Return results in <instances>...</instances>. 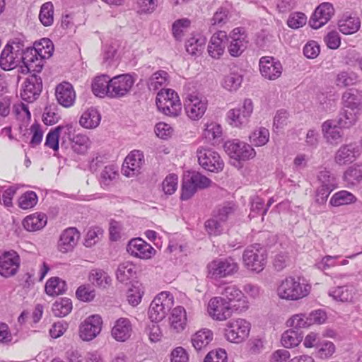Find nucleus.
<instances>
[{"label":"nucleus","instance_id":"obj_1","mask_svg":"<svg viewBox=\"0 0 362 362\" xmlns=\"http://www.w3.org/2000/svg\"><path fill=\"white\" fill-rule=\"evenodd\" d=\"M310 288V286L300 277L288 276L279 284L277 295L281 299L298 300L308 296Z\"/></svg>","mask_w":362,"mask_h":362},{"label":"nucleus","instance_id":"obj_2","mask_svg":"<svg viewBox=\"0 0 362 362\" xmlns=\"http://www.w3.org/2000/svg\"><path fill=\"white\" fill-rule=\"evenodd\" d=\"M237 210V206L232 202H225L219 206L214 211V217L205 223V227L211 235H218L223 230L222 224L227 221Z\"/></svg>","mask_w":362,"mask_h":362},{"label":"nucleus","instance_id":"obj_3","mask_svg":"<svg viewBox=\"0 0 362 362\" xmlns=\"http://www.w3.org/2000/svg\"><path fill=\"white\" fill-rule=\"evenodd\" d=\"M206 269L208 278L218 280L237 273L239 265L232 257L216 258L207 264Z\"/></svg>","mask_w":362,"mask_h":362},{"label":"nucleus","instance_id":"obj_4","mask_svg":"<svg viewBox=\"0 0 362 362\" xmlns=\"http://www.w3.org/2000/svg\"><path fill=\"white\" fill-rule=\"evenodd\" d=\"M211 183V180L198 172H193L192 174L185 175L182 180L180 199L182 200L189 199L197 189L209 187Z\"/></svg>","mask_w":362,"mask_h":362},{"label":"nucleus","instance_id":"obj_5","mask_svg":"<svg viewBox=\"0 0 362 362\" xmlns=\"http://www.w3.org/2000/svg\"><path fill=\"white\" fill-rule=\"evenodd\" d=\"M173 298L169 292H161L151 302L148 315L152 322L161 321L171 309Z\"/></svg>","mask_w":362,"mask_h":362},{"label":"nucleus","instance_id":"obj_6","mask_svg":"<svg viewBox=\"0 0 362 362\" xmlns=\"http://www.w3.org/2000/svg\"><path fill=\"white\" fill-rule=\"evenodd\" d=\"M267 255L265 250L259 245L247 247L243 255L245 267L250 271L259 273L266 265Z\"/></svg>","mask_w":362,"mask_h":362},{"label":"nucleus","instance_id":"obj_7","mask_svg":"<svg viewBox=\"0 0 362 362\" xmlns=\"http://www.w3.org/2000/svg\"><path fill=\"white\" fill-rule=\"evenodd\" d=\"M209 315L216 320L229 318L234 310H239V306L227 302L225 298L215 297L210 300L208 306Z\"/></svg>","mask_w":362,"mask_h":362},{"label":"nucleus","instance_id":"obj_8","mask_svg":"<svg viewBox=\"0 0 362 362\" xmlns=\"http://www.w3.org/2000/svg\"><path fill=\"white\" fill-rule=\"evenodd\" d=\"M250 331V323L244 319L230 321L225 329V336L228 341L240 343L247 338Z\"/></svg>","mask_w":362,"mask_h":362},{"label":"nucleus","instance_id":"obj_9","mask_svg":"<svg viewBox=\"0 0 362 362\" xmlns=\"http://www.w3.org/2000/svg\"><path fill=\"white\" fill-rule=\"evenodd\" d=\"M253 111V103L250 99H245L243 105L238 107L230 110L227 118L230 125L235 127H245L250 121Z\"/></svg>","mask_w":362,"mask_h":362},{"label":"nucleus","instance_id":"obj_10","mask_svg":"<svg viewBox=\"0 0 362 362\" xmlns=\"http://www.w3.org/2000/svg\"><path fill=\"white\" fill-rule=\"evenodd\" d=\"M224 148L230 158L237 160H247L253 158L256 155L252 146L236 139L226 141Z\"/></svg>","mask_w":362,"mask_h":362},{"label":"nucleus","instance_id":"obj_11","mask_svg":"<svg viewBox=\"0 0 362 362\" xmlns=\"http://www.w3.org/2000/svg\"><path fill=\"white\" fill-rule=\"evenodd\" d=\"M197 154L199 165L206 170L218 173L223 170L224 163L216 151L201 148L197 150Z\"/></svg>","mask_w":362,"mask_h":362},{"label":"nucleus","instance_id":"obj_12","mask_svg":"<svg viewBox=\"0 0 362 362\" xmlns=\"http://www.w3.org/2000/svg\"><path fill=\"white\" fill-rule=\"evenodd\" d=\"M134 81L129 74H121L110 78V92L109 98H120L127 95L133 85Z\"/></svg>","mask_w":362,"mask_h":362},{"label":"nucleus","instance_id":"obj_13","mask_svg":"<svg viewBox=\"0 0 362 362\" xmlns=\"http://www.w3.org/2000/svg\"><path fill=\"white\" fill-rule=\"evenodd\" d=\"M42 90V78L34 74L29 76L24 81L20 95L24 101L33 103L39 97Z\"/></svg>","mask_w":362,"mask_h":362},{"label":"nucleus","instance_id":"obj_14","mask_svg":"<svg viewBox=\"0 0 362 362\" xmlns=\"http://www.w3.org/2000/svg\"><path fill=\"white\" fill-rule=\"evenodd\" d=\"M207 102L205 98L199 97L197 94H188L185 103V110L187 115L192 120H198L205 113Z\"/></svg>","mask_w":362,"mask_h":362},{"label":"nucleus","instance_id":"obj_15","mask_svg":"<svg viewBox=\"0 0 362 362\" xmlns=\"http://www.w3.org/2000/svg\"><path fill=\"white\" fill-rule=\"evenodd\" d=\"M102 319L98 315L86 318L80 325L79 334L83 341H90L95 338L101 331Z\"/></svg>","mask_w":362,"mask_h":362},{"label":"nucleus","instance_id":"obj_16","mask_svg":"<svg viewBox=\"0 0 362 362\" xmlns=\"http://www.w3.org/2000/svg\"><path fill=\"white\" fill-rule=\"evenodd\" d=\"M20 267V257L14 250L4 252L0 256V274L4 277L15 275Z\"/></svg>","mask_w":362,"mask_h":362},{"label":"nucleus","instance_id":"obj_17","mask_svg":"<svg viewBox=\"0 0 362 362\" xmlns=\"http://www.w3.org/2000/svg\"><path fill=\"white\" fill-rule=\"evenodd\" d=\"M73 127L71 124L59 125L52 129L47 134L45 145L54 151L59 149V141L61 138L62 145L66 140V138L71 139V133Z\"/></svg>","mask_w":362,"mask_h":362},{"label":"nucleus","instance_id":"obj_18","mask_svg":"<svg viewBox=\"0 0 362 362\" xmlns=\"http://www.w3.org/2000/svg\"><path fill=\"white\" fill-rule=\"evenodd\" d=\"M281 62L273 57L265 56L259 59V70L264 78L275 80L280 77L282 73Z\"/></svg>","mask_w":362,"mask_h":362},{"label":"nucleus","instance_id":"obj_19","mask_svg":"<svg viewBox=\"0 0 362 362\" xmlns=\"http://www.w3.org/2000/svg\"><path fill=\"white\" fill-rule=\"evenodd\" d=\"M334 15L332 4L325 2L319 5L312 15L309 25L314 29H318L326 24Z\"/></svg>","mask_w":362,"mask_h":362},{"label":"nucleus","instance_id":"obj_20","mask_svg":"<svg viewBox=\"0 0 362 362\" xmlns=\"http://www.w3.org/2000/svg\"><path fill=\"white\" fill-rule=\"evenodd\" d=\"M127 250L132 256L145 259H150L156 252L155 249L141 238L131 240Z\"/></svg>","mask_w":362,"mask_h":362},{"label":"nucleus","instance_id":"obj_21","mask_svg":"<svg viewBox=\"0 0 362 362\" xmlns=\"http://www.w3.org/2000/svg\"><path fill=\"white\" fill-rule=\"evenodd\" d=\"M229 37L225 31H218L211 37L208 45L209 54L214 59H219L223 55L226 45L228 44Z\"/></svg>","mask_w":362,"mask_h":362},{"label":"nucleus","instance_id":"obj_22","mask_svg":"<svg viewBox=\"0 0 362 362\" xmlns=\"http://www.w3.org/2000/svg\"><path fill=\"white\" fill-rule=\"evenodd\" d=\"M144 155L140 151H132L125 158L122 171L127 177L138 173L144 163Z\"/></svg>","mask_w":362,"mask_h":362},{"label":"nucleus","instance_id":"obj_23","mask_svg":"<svg viewBox=\"0 0 362 362\" xmlns=\"http://www.w3.org/2000/svg\"><path fill=\"white\" fill-rule=\"evenodd\" d=\"M241 28L233 29L232 34L228 37L230 40L228 41V50L233 57L240 56L246 49L247 40L244 33H241Z\"/></svg>","mask_w":362,"mask_h":362},{"label":"nucleus","instance_id":"obj_24","mask_svg":"<svg viewBox=\"0 0 362 362\" xmlns=\"http://www.w3.org/2000/svg\"><path fill=\"white\" fill-rule=\"evenodd\" d=\"M55 95L57 102L64 107H71L76 100V93L72 85L69 82H63L57 86Z\"/></svg>","mask_w":362,"mask_h":362},{"label":"nucleus","instance_id":"obj_25","mask_svg":"<svg viewBox=\"0 0 362 362\" xmlns=\"http://www.w3.org/2000/svg\"><path fill=\"white\" fill-rule=\"evenodd\" d=\"M80 238V233L76 228H68L60 235L58 249L66 253L73 250Z\"/></svg>","mask_w":362,"mask_h":362},{"label":"nucleus","instance_id":"obj_26","mask_svg":"<svg viewBox=\"0 0 362 362\" xmlns=\"http://www.w3.org/2000/svg\"><path fill=\"white\" fill-rule=\"evenodd\" d=\"M358 155V147L356 144H346L337 150L334 160L339 165H346L352 163Z\"/></svg>","mask_w":362,"mask_h":362},{"label":"nucleus","instance_id":"obj_27","mask_svg":"<svg viewBox=\"0 0 362 362\" xmlns=\"http://www.w3.org/2000/svg\"><path fill=\"white\" fill-rule=\"evenodd\" d=\"M356 290L351 285H345L337 286L331 288L329 292V296L333 300L341 303H352L356 297Z\"/></svg>","mask_w":362,"mask_h":362},{"label":"nucleus","instance_id":"obj_28","mask_svg":"<svg viewBox=\"0 0 362 362\" xmlns=\"http://www.w3.org/2000/svg\"><path fill=\"white\" fill-rule=\"evenodd\" d=\"M222 298L231 304H236L239 306V310L247 307V301L243 293L235 285L226 286L221 292Z\"/></svg>","mask_w":362,"mask_h":362},{"label":"nucleus","instance_id":"obj_29","mask_svg":"<svg viewBox=\"0 0 362 362\" xmlns=\"http://www.w3.org/2000/svg\"><path fill=\"white\" fill-rule=\"evenodd\" d=\"M340 32L344 35L356 33L361 27V20L358 17L348 13L344 14L338 21Z\"/></svg>","mask_w":362,"mask_h":362},{"label":"nucleus","instance_id":"obj_30","mask_svg":"<svg viewBox=\"0 0 362 362\" xmlns=\"http://www.w3.org/2000/svg\"><path fill=\"white\" fill-rule=\"evenodd\" d=\"M132 331L130 321L127 318H119L112 329V336L117 341H124L129 338Z\"/></svg>","mask_w":362,"mask_h":362},{"label":"nucleus","instance_id":"obj_31","mask_svg":"<svg viewBox=\"0 0 362 362\" xmlns=\"http://www.w3.org/2000/svg\"><path fill=\"white\" fill-rule=\"evenodd\" d=\"M341 100L344 107L359 110L362 105V91L349 88L343 93Z\"/></svg>","mask_w":362,"mask_h":362},{"label":"nucleus","instance_id":"obj_32","mask_svg":"<svg viewBox=\"0 0 362 362\" xmlns=\"http://www.w3.org/2000/svg\"><path fill=\"white\" fill-rule=\"evenodd\" d=\"M110 78L106 74H102L94 78L92 81L91 88L93 94L100 98H109L110 92Z\"/></svg>","mask_w":362,"mask_h":362},{"label":"nucleus","instance_id":"obj_33","mask_svg":"<svg viewBox=\"0 0 362 362\" xmlns=\"http://www.w3.org/2000/svg\"><path fill=\"white\" fill-rule=\"evenodd\" d=\"M358 116L359 110L344 107L337 117V124L341 128L349 129L356 124Z\"/></svg>","mask_w":362,"mask_h":362},{"label":"nucleus","instance_id":"obj_34","mask_svg":"<svg viewBox=\"0 0 362 362\" xmlns=\"http://www.w3.org/2000/svg\"><path fill=\"white\" fill-rule=\"evenodd\" d=\"M20 56L8 47H4L0 56V66L4 71L13 69L20 64Z\"/></svg>","mask_w":362,"mask_h":362},{"label":"nucleus","instance_id":"obj_35","mask_svg":"<svg viewBox=\"0 0 362 362\" xmlns=\"http://www.w3.org/2000/svg\"><path fill=\"white\" fill-rule=\"evenodd\" d=\"M158 108L165 115L176 117L181 110V103L179 97L171 98V100H165V98L160 101H156Z\"/></svg>","mask_w":362,"mask_h":362},{"label":"nucleus","instance_id":"obj_36","mask_svg":"<svg viewBox=\"0 0 362 362\" xmlns=\"http://www.w3.org/2000/svg\"><path fill=\"white\" fill-rule=\"evenodd\" d=\"M213 340V332L209 329H202L192 336L191 341L197 351L204 349Z\"/></svg>","mask_w":362,"mask_h":362},{"label":"nucleus","instance_id":"obj_37","mask_svg":"<svg viewBox=\"0 0 362 362\" xmlns=\"http://www.w3.org/2000/svg\"><path fill=\"white\" fill-rule=\"evenodd\" d=\"M47 224V216L44 214L35 213L28 216L23 221V227L28 231H36Z\"/></svg>","mask_w":362,"mask_h":362},{"label":"nucleus","instance_id":"obj_38","mask_svg":"<svg viewBox=\"0 0 362 362\" xmlns=\"http://www.w3.org/2000/svg\"><path fill=\"white\" fill-rule=\"evenodd\" d=\"M101 117L98 111L93 107L85 111L79 120L80 124L86 129H93L97 127L100 122Z\"/></svg>","mask_w":362,"mask_h":362},{"label":"nucleus","instance_id":"obj_39","mask_svg":"<svg viewBox=\"0 0 362 362\" xmlns=\"http://www.w3.org/2000/svg\"><path fill=\"white\" fill-rule=\"evenodd\" d=\"M171 327L177 332L182 331L187 321L186 311L182 306H177L172 310L170 317Z\"/></svg>","mask_w":362,"mask_h":362},{"label":"nucleus","instance_id":"obj_40","mask_svg":"<svg viewBox=\"0 0 362 362\" xmlns=\"http://www.w3.org/2000/svg\"><path fill=\"white\" fill-rule=\"evenodd\" d=\"M322 131L327 141L332 144H337L341 139V134L336 125L330 120L325 121L322 125Z\"/></svg>","mask_w":362,"mask_h":362},{"label":"nucleus","instance_id":"obj_41","mask_svg":"<svg viewBox=\"0 0 362 362\" xmlns=\"http://www.w3.org/2000/svg\"><path fill=\"white\" fill-rule=\"evenodd\" d=\"M206 42V38L203 35H193L185 43L186 51L191 55L199 54L204 49Z\"/></svg>","mask_w":362,"mask_h":362},{"label":"nucleus","instance_id":"obj_42","mask_svg":"<svg viewBox=\"0 0 362 362\" xmlns=\"http://www.w3.org/2000/svg\"><path fill=\"white\" fill-rule=\"evenodd\" d=\"M89 281L95 286L106 288L111 284V278L102 269H92L89 274Z\"/></svg>","mask_w":362,"mask_h":362},{"label":"nucleus","instance_id":"obj_43","mask_svg":"<svg viewBox=\"0 0 362 362\" xmlns=\"http://www.w3.org/2000/svg\"><path fill=\"white\" fill-rule=\"evenodd\" d=\"M67 289L66 284L59 277L50 278L45 284V292L49 296H58L64 293Z\"/></svg>","mask_w":362,"mask_h":362},{"label":"nucleus","instance_id":"obj_44","mask_svg":"<svg viewBox=\"0 0 362 362\" xmlns=\"http://www.w3.org/2000/svg\"><path fill=\"white\" fill-rule=\"evenodd\" d=\"M356 201V198L352 193L346 190H341L332 196L329 204L332 206H340L354 203Z\"/></svg>","mask_w":362,"mask_h":362},{"label":"nucleus","instance_id":"obj_45","mask_svg":"<svg viewBox=\"0 0 362 362\" xmlns=\"http://www.w3.org/2000/svg\"><path fill=\"white\" fill-rule=\"evenodd\" d=\"M136 267L130 262L120 264L116 271V276L119 281L125 283L133 277L136 271Z\"/></svg>","mask_w":362,"mask_h":362},{"label":"nucleus","instance_id":"obj_46","mask_svg":"<svg viewBox=\"0 0 362 362\" xmlns=\"http://www.w3.org/2000/svg\"><path fill=\"white\" fill-rule=\"evenodd\" d=\"M302 339V333L294 329H290L283 333L281 342L284 347L291 348L297 346Z\"/></svg>","mask_w":362,"mask_h":362},{"label":"nucleus","instance_id":"obj_47","mask_svg":"<svg viewBox=\"0 0 362 362\" xmlns=\"http://www.w3.org/2000/svg\"><path fill=\"white\" fill-rule=\"evenodd\" d=\"M250 143L255 146H262L267 144L269 139V132L265 127L255 129L250 135Z\"/></svg>","mask_w":362,"mask_h":362},{"label":"nucleus","instance_id":"obj_48","mask_svg":"<svg viewBox=\"0 0 362 362\" xmlns=\"http://www.w3.org/2000/svg\"><path fill=\"white\" fill-rule=\"evenodd\" d=\"M39 19L44 26H50L54 22V6L48 1L40 7Z\"/></svg>","mask_w":362,"mask_h":362},{"label":"nucleus","instance_id":"obj_49","mask_svg":"<svg viewBox=\"0 0 362 362\" xmlns=\"http://www.w3.org/2000/svg\"><path fill=\"white\" fill-rule=\"evenodd\" d=\"M71 143L73 151L78 154H83L88 150L89 139L88 136L83 134H71V139H68Z\"/></svg>","mask_w":362,"mask_h":362},{"label":"nucleus","instance_id":"obj_50","mask_svg":"<svg viewBox=\"0 0 362 362\" xmlns=\"http://www.w3.org/2000/svg\"><path fill=\"white\" fill-rule=\"evenodd\" d=\"M72 310V303L69 298H60L55 301L52 306V311L57 317H64Z\"/></svg>","mask_w":362,"mask_h":362},{"label":"nucleus","instance_id":"obj_51","mask_svg":"<svg viewBox=\"0 0 362 362\" xmlns=\"http://www.w3.org/2000/svg\"><path fill=\"white\" fill-rule=\"evenodd\" d=\"M344 180L351 185H354L362 180V163L349 167L344 173Z\"/></svg>","mask_w":362,"mask_h":362},{"label":"nucleus","instance_id":"obj_52","mask_svg":"<svg viewBox=\"0 0 362 362\" xmlns=\"http://www.w3.org/2000/svg\"><path fill=\"white\" fill-rule=\"evenodd\" d=\"M317 182L319 185L323 187H328L334 189L337 187L336 177L330 171L327 170H320L317 174Z\"/></svg>","mask_w":362,"mask_h":362},{"label":"nucleus","instance_id":"obj_53","mask_svg":"<svg viewBox=\"0 0 362 362\" xmlns=\"http://www.w3.org/2000/svg\"><path fill=\"white\" fill-rule=\"evenodd\" d=\"M191 22L187 18H182L175 21L172 26L173 37L176 40L180 41L184 37L185 33L189 28Z\"/></svg>","mask_w":362,"mask_h":362},{"label":"nucleus","instance_id":"obj_54","mask_svg":"<svg viewBox=\"0 0 362 362\" xmlns=\"http://www.w3.org/2000/svg\"><path fill=\"white\" fill-rule=\"evenodd\" d=\"M60 115L58 113V108L56 105H49L45 107L42 121L46 125H53L58 122Z\"/></svg>","mask_w":362,"mask_h":362},{"label":"nucleus","instance_id":"obj_55","mask_svg":"<svg viewBox=\"0 0 362 362\" xmlns=\"http://www.w3.org/2000/svg\"><path fill=\"white\" fill-rule=\"evenodd\" d=\"M37 196L33 191L23 193L18 199V206L22 209H29L34 207L37 203Z\"/></svg>","mask_w":362,"mask_h":362},{"label":"nucleus","instance_id":"obj_56","mask_svg":"<svg viewBox=\"0 0 362 362\" xmlns=\"http://www.w3.org/2000/svg\"><path fill=\"white\" fill-rule=\"evenodd\" d=\"M242 81L241 75L237 73H230L224 77L223 86L230 91L236 90L240 86Z\"/></svg>","mask_w":362,"mask_h":362},{"label":"nucleus","instance_id":"obj_57","mask_svg":"<svg viewBox=\"0 0 362 362\" xmlns=\"http://www.w3.org/2000/svg\"><path fill=\"white\" fill-rule=\"evenodd\" d=\"M39 52V56L42 58H49L54 52L52 42L48 38H43L35 47Z\"/></svg>","mask_w":362,"mask_h":362},{"label":"nucleus","instance_id":"obj_58","mask_svg":"<svg viewBox=\"0 0 362 362\" xmlns=\"http://www.w3.org/2000/svg\"><path fill=\"white\" fill-rule=\"evenodd\" d=\"M178 177L175 174L168 175L162 183L163 190L165 194H173L177 188Z\"/></svg>","mask_w":362,"mask_h":362},{"label":"nucleus","instance_id":"obj_59","mask_svg":"<svg viewBox=\"0 0 362 362\" xmlns=\"http://www.w3.org/2000/svg\"><path fill=\"white\" fill-rule=\"evenodd\" d=\"M306 21L307 18L304 13L296 12L289 16L287 20V25L291 28L297 29L305 25Z\"/></svg>","mask_w":362,"mask_h":362},{"label":"nucleus","instance_id":"obj_60","mask_svg":"<svg viewBox=\"0 0 362 362\" xmlns=\"http://www.w3.org/2000/svg\"><path fill=\"white\" fill-rule=\"evenodd\" d=\"M168 74L165 71H159L154 73L149 79L148 87L150 89L157 90L163 86L167 79Z\"/></svg>","mask_w":362,"mask_h":362},{"label":"nucleus","instance_id":"obj_61","mask_svg":"<svg viewBox=\"0 0 362 362\" xmlns=\"http://www.w3.org/2000/svg\"><path fill=\"white\" fill-rule=\"evenodd\" d=\"M76 295L80 300L90 302L94 299L95 292L90 286L83 285L77 288Z\"/></svg>","mask_w":362,"mask_h":362},{"label":"nucleus","instance_id":"obj_62","mask_svg":"<svg viewBox=\"0 0 362 362\" xmlns=\"http://www.w3.org/2000/svg\"><path fill=\"white\" fill-rule=\"evenodd\" d=\"M356 81V76L354 73L341 71L338 74L336 78L337 86L340 87H346L353 85Z\"/></svg>","mask_w":362,"mask_h":362},{"label":"nucleus","instance_id":"obj_63","mask_svg":"<svg viewBox=\"0 0 362 362\" xmlns=\"http://www.w3.org/2000/svg\"><path fill=\"white\" fill-rule=\"evenodd\" d=\"M221 134V127L216 123H211L207 124L204 131V136L209 141H212L216 138L220 137Z\"/></svg>","mask_w":362,"mask_h":362},{"label":"nucleus","instance_id":"obj_64","mask_svg":"<svg viewBox=\"0 0 362 362\" xmlns=\"http://www.w3.org/2000/svg\"><path fill=\"white\" fill-rule=\"evenodd\" d=\"M227 354L224 349H218L209 351L204 362H227Z\"/></svg>","mask_w":362,"mask_h":362}]
</instances>
